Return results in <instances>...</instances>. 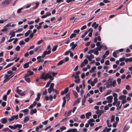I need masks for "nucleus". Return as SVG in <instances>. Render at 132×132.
I'll return each mask as SVG.
<instances>
[{
  "label": "nucleus",
  "mask_w": 132,
  "mask_h": 132,
  "mask_svg": "<svg viewBox=\"0 0 132 132\" xmlns=\"http://www.w3.org/2000/svg\"><path fill=\"white\" fill-rule=\"evenodd\" d=\"M57 73L52 72H49L47 73H43L42 74L40 78L45 80L50 78L51 80H53L54 79V78L52 76V75L54 76L56 75Z\"/></svg>",
  "instance_id": "1"
},
{
  "label": "nucleus",
  "mask_w": 132,
  "mask_h": 132,
  "mask_svg": "<svg viewBox=\"0 0 132 132\" xmlns=\"http://www.w3.org/2000/svg\"><path fill=\"white\" fill-rule=\"evenodd\" d=\"M51 52V51L50 50H48V51H44L43 52L42 56H39L37 57V59L38 60V61L40 62L43 61V60H41L42 57H45L47 54H50Z\"/></svg>",
  "instance_id": "2"
},
{
  "label": "nucleus",
  "mask_w": 132,
  "mask_h": 132,
  "mask_svg": "<svg viewBox=\"0 0 132 132\" xmlns=\"http://www.w3.org/2000/svg\"><path fill=\"white\" fill-rule=\"evenodd\" d=\"M115 118V116L113 115H112L111 117V119L110 121L109 120H106V123L108 125V126L109 127H112V124H110V123H111L114 121Z\"/></svg>",
  "instance_id": "3"
},
{
  "label": "nucleus",
  "mask_w": 132,
  "mask_h": 132,
  "mask_svg": "<svg viewBox=\"0 0 132 132\" xmlns=\"http://www.w3.org/2000/svg\"><path fill=\"white\" fill-rule=\"evenodd\" d=\"M99 41H100L101 40V39L100 36H98L97 37H95L94 38V41L95 43H96V45L97 46H100L101 43V42H97V40Z\"/></svg>",
  "instance_id": "4"
},
{
  "label": "nucleus",
  "mask_w": 132,
  "mask_h": 132,
  "mask_svg": "<svg viewBox=\"0 0 132 132\" xmlns=\"http://www.w3.org/2000/svg\"><path fill=\"white\" fill-rule=\"evenodd\" d=\"M12 2V0H5L2 2L1 5L3 7H5L9 4Z\"/></svg>",
  "instance_id": "5"
},
{
  "label": "nucleus",
  "mask_w": 132,
  "mask_h": 132,
  "mask_svg": "<svg viewBox=\"0 0 132 132\" xmlns=\"http://www.w3.org/2000/svg\"><path fill=\"white\" fill-rule=\"evenodd\" d=\"M14 75L11 76L10 77L11 75H9L8 74H6L5 76V79L4 80L3 82L4 83H5L8 81L10 78H11Z\"/></svg>",
  "instance_id": "6"
},
{
  "label": "nucleus",
  "mask_w": 132,
  "mask_h": 132,
  "mask_svg": "<svg viewBox=\"0 0 132 132\" xmlns=\"http://www.w3.org/2000/svg\"><path fill=\"white\" fill-rule=\"evenodd\" d=\"M95 122V120L93 119H89L87 121L88 123L91 127H92L94 125V123H93Z\"/></svg>",
  "instance_id": "7"
},
{
  "label": "nucleus",
  "mask_w": 132,
  "mask_h": 132,
  "mask_svg": "<svg viewBox=\"0 0 132 132\" xmlns=\"http://www.w3.org/2000/svg\"><path fill=\"white\" fill-rule=\"evenodd\" d=\"M18 87H17L16 88V92L20 95L21 96H24L25 95L24 93L22 92L21 90L19 89H18Z\"/></svg>",
  "instance_id": "8"
},
{
  "label": "nucleus",
  "mask_w": 132,
  "mask_h": 132,
  "mask_svg": "<svg viewBox=\"0 0 132 132\" xmlns=\"http://www.w3.org/2000/svg\"><path fill=\"white\" fill-rule=\"evenodd\" d=\"M113 97L112 96H110L107 97L106 99L107 100V102L108 103H111L112 101Z\"/></svg>",
  "instance_id": "9"
},
{
  "label": "nucleus",
  "mask_w": 132,
  "mask_h": 132,
  "mask_svg": "<svg viewBox=\"0 0 132 132\" xmlns=\"http://www.w3.org/2000/svg\"><path fill=\"white\" fill-rule=\"evenodd\" d=\"M88 63V61L87 59H85L84 60V61L80 65V67H82L86 65Z\"/></svg>",
  "instance_id": "10"
},
{
  "label": "nucleus",
  "mask_w": 132,
  "mask_h": 132,
  "mask_svg": "<svg viewBox=\"0 0 132 132\" xmlns=\"http://www.w3.org/2000/svg\"><path fill=\"white\" fill-rule=\"evenodd\" d=\"M94 56L92 54H91L89 55H87L86 56V57L88 59L89 61H91L92 59L94 58Z\"/></svg>",
  "instance_id": "11"
},
{
  "label": "nucleus",
  "mask_w": 132,
  "mask_h": 132,
  "mask_svg": "<svg viewBox=\"0 0 132 132\" xmlns=\"http://www.w3.org/2000/svg\"><path fill=\"white\" fill-rule=\"evenodd\" d=\"M120 101H118V102H116V106L117 107V110L120 109L121 108L122 105L121 104L120 106Z\"/></svg>",
  "instance_id": "12"
},
{
  "label": "nucleus",
  "mask_w": 132,
  "mask_h": 132,
  "mask_svg": "<svg viewBox=\"0 0 132 132\" xmlns=\"http://www.w3.org/2000/svg\"><path fill=\"white\" fill-rule=\"evenodd\" d=\"M33 74V72L31 70L28 71L26 74H25L24 76L26 77H29L30 76Z\"/></svg>",
  "instance_id": "13"
},
{
  "label": "nucleus",
  "mask_w": 132,
  "mask_h": 132,
  "mask_svg": "<svg viewBox=\"0 0 132 132\" xmlns=\"http://www.w3.org/2000/svg\"><path fill=\"white\" fill-rule=\"evenodd\" d=\"M43 127V126L42 125H40L39 126H37L36 128L35 131L36 132H40L39 131L40 129L42 128Z\"/></svg>",
  "instance_id": "14"
},
{
  "label": "nucleus",
  "mask_w": 132,
  "mask_h": 132,
  "mask_svg": "<svg viewBox=\"0 0 132 132\" xmlns=\"http://www.w3.org/2000/svg\"><path fill=\"white\" fill-rule=\"evenodd\" d=\"M68 88L67 87L66 88L64 91H63L61 92V94L63 95L64 94L67 93L68 91Z\"/></svg>",
  "instance_id": "15"
},
{
  "label": "nucleus",
  "mask_w": 132,
  "mask_h": 132,
  "mask_svg": "<svg viewBox=\"0 0 132 132\" xmlns=\"http://www.w3.org/2000/svg\"><path fill=\"white\" fill-rule=\"evenodd\" d=\"M88 31V32H90L89 33L88 36L89 37H91L92 34V32L93 31V30L92 29V28H90L87 31Z\"/></svg>",
  "instance_id": "16"
},
{
  "label": "nucleus",
  "mask_w": 132,
  "mask_h": 132,
  "mask_svg": "<svg viewBox=\"0 0 132 132\" xmlns=\"http://www.w3.org/2000/svg\"><path fill=\"white\" fill-rule=\"evenodd\" d=\"M72 46L71 47V49L72 50H74L75 48L77 46V44H74V42H72L71 43L70 46Z\"/></svg>",
  "instance_id": "17"
},
{
  "label": "nucleus",
  "mask_w": 132,
  "mask_h": 132,
  "mask_svg": "<svg viewBox=\"0 0 132 132\" xmlns=\"http://www.w3.org/2000/svg\"><path fill=\"white\" fill-rule=\"evenodd\" d=\"M81 98H79L76 100L74 102L73 104V106H74L77 104L79 103L80 101Z\"/></svg>",
  "instance_id": "18"
},
{
  "label": "nucleus",
  "mask_w": 132,
  "mask_h": 132,
  "mask_svg": "<svg viewBox=\"0 0 132 132\" xmlns=\"http://www.w3.org/2000/svg\"><path fill=\"white\" fill-rule=\"evenodd\" d=\"M39 3L38 2H36L34 3V4L35 5V6H34V10L37 8L39 5Z\"/></svg>",
  "instance_id": "19"
},
{
  "label": "nucleus",
  "mask_w": 132,
  "mask_h": 132,
  "mask_svg": "<svg viewBox=\"0 0 132 132\" xmlns=\"http://www.w3.org/2000/svg\"><path fill=\"white\" fill-rule=\"evenodd\" d=\"M7 121L6 118H3L1 119L0 121L2 123H6Z\"/></svg>",
  "instance_id": "20"
},
{
  "label": "nucleus",
  "mask_w": 132,
  "mask_h": 132,
  "mask_svg": "<svg viewBox=\"0 0 132 132\" xmlns=\"http://www.w3.org/2000/svg\"><path fill=\"white\" fill-rule=\"evenodd\" d=\"M111 130V128H108L107 127H106L104 129L103 132H109Z\"/></svg>",
  "instance_id": "21"
},
{
  "label": "nucleus",
  "mask_w": 132,
  "mask_h": 132,
  "mask_svg": "<svg viewBox=\"0 0 132 132\" xmlns=\"http://www.w3.org/2000/svg\"><path fill=\"white\" fill-rule=\"evenodd\" d=\"M92 114V113L90 112H88L85 114V116L86 118L89 119L90 118V116Z\"/></svg>",
  "instance_id": "22"
},
{
  "label": "nucleus",
  "mask_w": 132,
  "mask_h": 132,
  "mask_svg": "<svg viewBox=\"0 0 132 132\" xmlns=\"http://www.w3.org/2000/svg\"><path fill=\"white\" fill-rule=\"evenodd\" d=\"M41 94L40 93H38L37 94V97L35 99V100L36 101H38L39 100L40 98Z\"/></svg>",
  "instance_id": "23"
},
{
  "label": "nucleus",
  "mask_w": 132,
  "mask_h": 132,
  "mask_svg": "<svg viewBox=\"0 0 132 132\" xmlns=\"http://www.w3.org/2000/svg\"><path fill=\"white\" fill-rule=\"evenodd\" d=\"M104 46L103 45H101L100 46H98V47L95 48L96 50L97 51H100L101 50V49Z\"/></svg>",
  "instance_id": "24"
},
{
  "label": "nucleus",
  "mask_w": 132,
  "mask_h": 132,
  "mask_svg": "<svg viewBox=\"0 0 132 132\" xmlns=\"http://www.w3.org/2000/svg\"><path fill=\"white\" fill-rule=\"evenodd\" d=\"M126 96L125 95H122L120 96L119 97V99L120 100H123L126 99Z\"/></svg>",
  "instance_id": "25"
},
{
  "label": "nucleus",
  "mask_w": 132,
  "mask_h": 132,
  "mask_svg": "<svg viewBox=\"0 0 132 132\" xmlns=\"http://www.w3.org/2000/svg\"><path fill=\"white\" fill-rule=\"evenodd\" d=\"M98 26V24H96V22H94L92 25V26L95 29H96Z\"/></svg>",
  "instance_id": "26"
},
{
  "label": "nucleus",
  "mask_w": 132,
  "mask_h": 132,
  "mask_svg": "<svg viewBox=\"0 0 132 132\" xmlns=\"http://www.w3.org/2000/svg\"><path fill=\"white\" fill-rule=\"evenodd\" d=\"M72 111V110H71L68 111V112H66L65 113L66 116L68 117L71 114Z\"/></svg>",
  "instance_id": "27"
},
{
  "label": "nucleus",
  "mask_w": 132,
  "mask_h": 132,
  "mask_svg": "<svg viewBox=\"0 0 132 132\" xmlns=\"http://www.w3.org/2000/svg\"><path fill=\"white\" fill-rule=\"evenodd\" d=\"M132 61V57H130L129 58H126L125 59V62H131Z\"/></svg>",
  "instance_id": "28"
},
{
  "label": "nucleus",
  "mask_w": 132,
  "mask_h": 132,
  "mask_svg": "<svg viewBox=\"0 0 132 132\" xmlns=\"http://www.w3.org/2000/svg\"><path fill=\"white\" fill-rule=\"evenodd\" d=\"M111 86H112L113 87H115L116 86V81L115 80H114L111 83Z\"/></svg>",
  "instance_id": "29"
},
{
  "label": "nucleus",
  "mask_w": 132,
  "mask_h": 132,
  "mask_svg": "<svg viewBox=\"0 0 132 132\" xmlns=\"http://www.w3.org/2000/svg\"><path fill=\"white\" fill-rule=\"evenodd\" d=\"M9 34L11 35L10 37V38H11L12 37H14L15 36V32L14 31H12V32H10Z\"/></svg>",
  "instance_id": "30"
},
{
  "label": "nucleus",
  "mask_w": 132,
  "mask_h": 132,
  "mask_svg": "<svg viewBox=\"0 0 132 132\" xmlns=\"http://www.w3.org/2000/svg\"><path fill=\"white\" fill-rule=\"evenodd\" d=\"M24 78L25 79V80L28 83L30 82V80L29 78L28 77H26L24 76Z\"/></svg>",
  "instance_id": "31"
},
{
  "label": "nucleus",
  "mask_w": 132,
  "mask_h": 132,
  "mask_svg": "<svg viewBox=\"0 0 132 132\" xmlns=\"http://www.w3.org/2000/svg\"><path fill=\"white\" fill-rule=\"evenodd\" d=\"M15 125V128L16 129L17 128H21L22 127V125L21 124H17L14 125Z\"/></svg>",
  "instance_id": "32"
},
{
  "label": "nucleus",
  "mask_w": 132,
  "mask_h": 132,
  "mask_svg": "<svg viewBox=\"0 0 132 132\" xmlns=\"http://www.w3.org/2000/svg\"><path fill=\"white\" fill-rule=\"evenodd\" d=\"M104 85L106 86V87L107 88H109L111 86V84H110L108 82H106L104 84Z\"/></svg>",
  "instance_id": "33"
},
{
  "label": "nucleus",
  "mask_w": 132,
  "mask_h": 132,
  "mask_svg": "<svg viewBox=\"0 0 132 132\" xmlns=\"http://www.w3.org/2000/svg\"><path fill=\"white\" fill-rule=\"evenodd\" d=\"M29 62H27L23 65V68H28L29 67Z\"/></svg>",
  "instance_id": "34"
},
{
  "label": "nucleus",
  "mask_w": 132,
  "mask_h": 132,
  "mask_svg": "<svg viewBox=\"0 0 132 132\" xmlns=\"http://www.w3.org/2000/svg\"><path fill=\"white\" fill-rule=\"evenodd\" d=\"M96 69V67H92L91 68V69L89 71L90 72V73L93 72Z\"/></svg>",
  "instance_id": "35"
},
{
  "label": "nucleus",
  "mask_w": 132,
  "mask_h": 132,
  "mask_svg": "<svg viewBox=\"0 0 132 132\" xmlns=\"http://www.w3.org/2000/svg\"><path fill=\"white\" fill-rule=\"evenodd\" d=\"M118 51H116V52H114L113 53V56L115 57H117V53H118Z\"/></svg>",
  "instance_id": "36"
},
{
  "label": "nucleus",
  "mask_w": 132,
  "mask_h": 132,
  "mask_svg": "<svg viewBox=\"0 0 132 132\" xmlns=\"http://www.w3.org/2000/svg\"><path fill=\"white\" fill-rule=\"evenodd\" d=\"M66 97L65 96L63 98V102L64 103H66V98L68 99V95H66Z\"/></svg>",
  "instance_id": "37"
},
{
  "label": "nucleus",
  "mask_w": 132,
  "mask_h": 132,
  "mask_svg": "<svg viewBox=\"0 0 132 132\" xmlns=\"http://www.w3.org/2000/svg\"><path fill=\"white\" fill-rule=\"evenodd\" d=\"M31 31L30 30H29L27 32L25 33L24 34L25 36L26 37L28 36L30 33Z\"/></svg>",
  "instance_id": "38"
},
{
  "label": "nucleus",
  "mask_w": 132,
  "mask_h": 132,
  "mask_svg": "<svg viewBox=\"0 0 132 132\" xmlns=\"http://www.w3.org/2000/svg\"><path fill=\"white\" fill-rule=\"evenodd\" d=\"M73 93L75 97L77 98L78 97V95L77 93L75 91H73Z\"/></svg>",
  "instance_id": "39"
},
{
  "label": "nucleus",
  "mask_w": 132,
  "mask_h": 132,
  "mask_svg": "<svg viewBox=\"0 0 132 132\" xmlns=\"http://www.w3.org/2000/svg\"><path fill=\"white\" fill-rule=\"evenodd\" d=\"M64 62L63 60H61L57 64V65H59L62 64Z\"/></svg>",
  "instance_id": "40"
},
{
  "label": "nucleus",
  "mask_w": 132,
  "mask_h": 132,
  "mask_svg": "<svg viewBox=\"0 0 132 132\" xmlns=\"http://www.w3.org/2000/svg\"><path fill=\"white\" fill-rule=\"evenodd\" d=\"M52 80H51V79H50V80L47 82V84H46V85L45 87V88H47L49 86V85H50V84Z\"/></svg>",
  "instance_id": "41"
},
{
  "label": "nucleus",
  "mask_w": 132,
  "mask_h": 132,
  "mask_svg": "<svg viewBox=\"0 0 132 132\" xmlns=\"http://www.w3.org/2000/svg\"><path fill=\"white\" fill-rule=\"evenodd\" d=\"M80 81V79L79 78L76 79L75 80V81L76 83H79Z\"/></svg>",
  "instance_id": "42"
},
{
  "label": "nucleus",
  "mask_w": 132,
  "mask_h": 132,
  "mask_svg": "<svg viewBox=\"0 0 132 132\" xmlns=\"http://www.w3.org/2000/svg\"><path fill=\"white\" fill-rule=\"evenodd\" d=\"M72 77H74L75 79L79 78V76L78 75H76V74H73L72 75Z\"/></svg>",
  "instance_id": "43"
},
{
  "label": "nucleus",
  "mask_w": 132,
  "mask_h": 132,
  "mask_svg": "<svg viewBox=\"0 0 132 132\" xmlns=\"http://www.w3.org/2000/svg\"><path fill=\"white\" fill-rule=\"evenodd\" d=\"M54 89H53L49 88L48 89V92L49 93H50L52 92V91H54Z\"/></svg>",
  "instance_id": "44"
},
{
  "label": "nucleus",
  "mask_w": 132,
  "mask_h": 132,
  "mask_svg": "<svg viewBox=\"0 0 132 132\" xmlns=\"http://www.w3.org/2000/svg\"><path fill=\"white\" fill-rule=\"evenodd\" d=\"M58 46L57 45L54 46L53 47V48L52 49V51L53 52L55 51L56 50V49Z\"/></svg>",
  "instance_id": "45"
},
{
  "label": "nucleus",
  "mask_w": 132,
  "mask_h": 132,
  "mask_svg": "<svg viewBox=\"0 0 132 132\" xmlns=\"http://www.w3.org/2000/svg\"><path fill=\"white\" fill-rule=\"evenodd\" d=\"M13 64V63H11L7 65L4 68V69H5L9 67H10Z\"/></svg>",
  "instance_id": "46"
},
{
  "label": "nucleus",
  "mask_w": 132,
  "mask_h": 132,
  "mask_svg": "<svg viewBox=\"0 0 132 132\" xmlns=\"http://www.w3.org/2000/svg\"><path fill=\"white\" fill-rule=\"evenodd\" d=\"M29 120V118L28 117H25L23 120L24 122H26Z\"/></svg>",
  "instance_id": "47"
},
{
  "label": "nucleus",
  "mask_w": 132,
  "mask_h": 132,
  "mask_svg": "<svg viewBox=\"0 0 132 132\" xmlns=\"http://www.w3.org/2000/svg\"><path fill=\"white\" fill-rule=\"evenodd\" d=\"M64 63L68 61L69 60V58L68 57H66L63 60Z\"/></svg>",
  "instance_id": "48"
},
{
  "label": "nucleus",
  "mask_w": 132,
  "mask_h": 132,
  "mask_svg": "<svg viewBox=\"0 0 132 132\" xmlns=\"http://www.w3.org/2000/svg\"><path fill=\"white\" fill-rule=\"evenodd\" d=\"M88 33V31H87L85 32L83 35H81V37L82 38H84L85 36Z\"/></svg>",
  "instance_id": "49"
},
{
  "label": "nucleus",
  "mask_w": 132,
  "mask_h": 132,
  "mask_svg": "<svg viewBox=\"0 0 132 132\" xmlns=\"http://www.w3.org/2000/svg\"><path fill=\"white\" fill-rule=\"evenodd\" d=\"M80 31V30L79 29H77V30H74L73 31V32L74 33H79Z\"/></svg>",
  "instance_id": "50"
},
{
  "label": "nucleus",
  "mask_w": 132,
  "mask_h": 132,
  "mask_svg": "<svg viewBox=\"0 0 132 132\" xmlns=\"http://www.w3.org/2000/svg\"><path fill=\"white\" fill-rule=\"evenodd\" d=\"M96 50V48H95L93 50H91L88 51V53L89 54H91L94 52V51Z\"/></svg>",
  "instance_id": "51"
},
{
  "label": "nucleus",
  "mask_w": 132,
  "mask_h": 132,
  "mask_svg": "<svg viewBox=\"0 0 132 132\" xmlns=\"http://www.w3.org/2000/svg\"><path fill=\"white\" fill-rule=\"evenodd\" d=\"M66 127L64 126H63L60 128V129L61 131H62L64 130H65L66 129Z\"/></svg>",
  "instance_id": "52"
},
{
  "label": "nucleus",
  "mask_w": 132,
  "mask_h": 132,
  "mask_svg": "<svg viewBox=\"0 0 132 132\" xmlns=\"http://www.w3.org/2000/svg\"><path fill=\"white\" fill-rule=\"evenodd\" d=\"M111 90H109L105 94V96H106L110 94L111 92Z\"/></svg>",
  "instance_id": "53"
},
{
  "label": "nucleus",
  "mask_w": 132,
  "mask_h": 132,
  "mask_svg": "<svg viewBox=\"0 0 132 132\" xmlns=\"http://www.w3.org/2000/svg\"><path fill=\"white\" fill-rule=\"evenodd\" d=\"M76 35L75 33H73L72 34H71L70 36V38L71 39L73 37H75L76 36Z\"/></svg>",
  "instance_id": "54"
},
{
  "label": "nucleus",
  "mask_w": 132,
  "mask_h": 132,
  "mask_svg": "<svg viewBox=\"0 0 132 132\" xmlns=\"http://www.w3.org/2000/svg\"><path fill=\"white\" fill-rule=\"evenodd\" d=\"M20 47L18 45L15 48V50L16 51H18L20 50Z\"/></svg>",
  "instance_id": "55"
},
{
  "label": "nucleus",
  "mask_w": 132,
  "mask_h": 132,
  "mask_svg": "<svg viewBox=\"0 0 132 132\" xmlns=\"http://www.w3.org/2000/svg\"><path fill=\"white\" fill-rule=\"evenodd\" d=\"M117 81L118 84H120L121 82V79L120 78H118L117 79Z\"/></svg>",
  "instance_id": "56"
},
{
  "label": "nucleus",
  "mask_w": 132,
  "mask_h": 132,
  "mask_svg": "<svg viewBox=\"0 0 132 132\" xmlns=\"http://www.w3.org/2000/svg\"><path fill=\"white\" fill-rule=\"evenodd\" d=\"M9 127L10 128L12 129H15V125H13V126H11V125H9Z\"/></svg>",
  "instance_id": "57"
},
{
  "label": "nucleus",
  "mask_w": 132,
  "mask_h": 132,
  "mask_svg": "<svg viewBox=\"0 0 132 132\" xmlns=\"http://www.w3.org/2000/svg\"><path fill=\"white\" fill-rule=\"evenodd\" d=\"M117 121L115 122L113 124V127H116L117 125Z\"/></svg>",
  "instance_id": "58"
},
{
  "label": "nucleus",
  "mask_w": 132,
  "mask_h": 132,
  "mask_svg": "<svg viewBox=\"0 0 132 132\" xmlns=\"http://www.w3.org/2000/svg\"><path fill=\"white\" fill-rule=\"evenodd\" d=\"M102 127V126H99L98 127H97L96 128H95V129L94 130L95 131H97V130H98L99 128H101Z\"/></svg>",
  "instance_id": "59"
},
{
  "label": "nucleus",
  "mask_w": 132,
  "mask_h": 132,
  "mask_svg": "<svg viewBox=\"0 0 132 132\" xmlns=\"http://www.w3.org/2000/svg\"><path fill=\"white\" fill-rule=\"evenodd\" d=\"M84 91L83 89L82 88L81 89L80 91V95L81 96H82L83 95V94L84 93Z\"/></svg>",
  "instance_id": "60"
},
{
  "label": "nucleus",
  "mask_w": 132,
  "mask_h": 132,
  "mask_svg": "<svg viewBox=\"0 0 132 132\" xmlns=\"http://www.w3.org/2000/svg\"><path fill=\"white\" fill-rule=\"evenodd\" d=\"M7 96L6 95H4L3 97V99L5 100L6 101L7 100Z\"/></svg>",
  "instance_id": "61"
},
{
  "label": "nucleus",
  "mask_w": 132,
  "mask_h": 132,
  "mask_svg": "<svg viewBox=\"0 0 132 132\" xmlns=\"http://www.w3.org/2000/svg\"><path fill=\"white\" fill-rule=\"evenodd\" d=\"M7 29L6 28H4V29H3L1 30L2 32H7Z\"/></svg>",
  "instance_id": "62"
},
{
  "label": "nucleus",
  "mask_w": 132,
  "mask_h": 132,
  "mask_svg": "<svg viewBox=\"0 0 132 132\" xmlns=\"http://www.w3.org/2000/svg\"><path fill=\"white\" fill-rule=\"evenodd\" d=\"M48 120H46L44 122H43L42 123L44 125H46L48 123Z\"/></svg>",
  "instance_id": "63"
},
{
  "label": "nucleus",
  "mask_w": 132,
  "mask_h": 132,
  "mask_svg": "<svg viewBox=\"0 0 132 132\" xmlns=\"http://www.w3.org/2000/svg\"><path fill=\"white\" fill-rule=\"evenodd\" d=\"M14 120V118H13V116H12L11 118H9L8 119V120L9 121H11L13 120Z\"/></svg>",
  "instance_id": "64"
}]
</instances>
